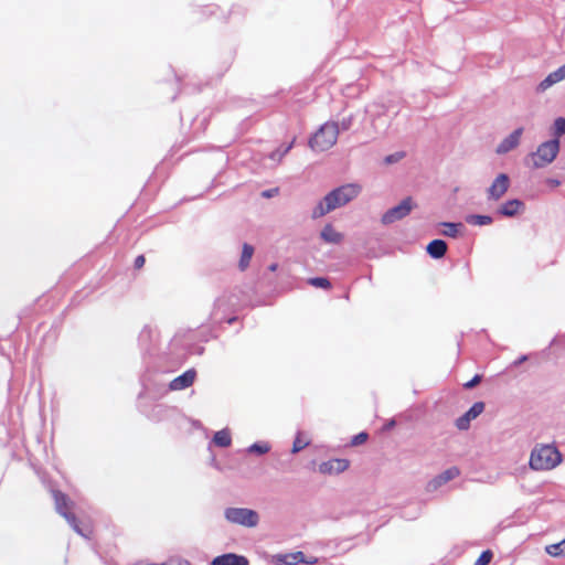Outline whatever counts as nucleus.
<instances>
[{
    "instance_id": "dca6fc26",
    "label": "nucleus",
    "mask_w": 565,
    "mask_h": 565,
    "mask_svg": "<svg viewBox=\"0 0 565 565\" xmlns=\"http://www.w3.org/2000/svg\"><path fill=\"white\" fill-rule=\"evenodd\" d=\"M320 237L327 244H340L343 241L344 235L337 231L333 225L327 224L322 227Z\"/></svg>"
},
{
    "instance_id": "4be33fe9",
    "label": "nucleus",
    "mask_w": 565,
    "mask_h": 565,
    "mask_svg": "<svg viewBox=\"0 0 565 565\" xmlns=\"http://www.w3.org/2000/svg\"><path fill=\"white\" fill-rule=\"evenodd\" d=\"M440 225L444 227L443 234L447 237H452V238L458 236L459 231L462 227L461 223H451V222H443Z\"/></svg>"
},
{
    "instance_id": "f704fd0d",
    "label": "nucleus",
    "mask_w": 565,
    "mask_h": 565,
    "mask_svg": "<svg viewBox=\"0 0 565 565\" xmlns=\"http://www.w3.org/2000/svg\"><path fill=\"white\" fill-rule=\"evenodd\" d=\"M545 182L551 188H557L561 184V182L557 179H553V178L546 179Z\"/></svg>"
},
{
    "instance_id": "f257e3e1",
    "label": "nucleus",
    "mask_w": 565,
    "mask_h": 565,
    "mask_svg": "<svg viewBox=\"0 0 565 565\" xmlns=\"http://www.w3.org/2000/svg\"><path fill=\"white\" fill-rule=\"evenodd\" d=\"M361 192L362 185L358 182L345 183L333 189L312 209L311 217L313 220L320 218L328 213L349 204L355 200Z\"/></svg>"
},
{
    "instance_id": "b1692460",
    "label": "nucleus",
    "mask_w": 565,
    "mask_h": 565,
    "mask_svg": "<svg viewBox=\"0 0 565 565\" xmlns=\"http://www.w3.org/2000/svg\"><path fill=\"white\" fill-rule=\"evenodd\" d=\"M466 221L469 223V224H472V225H478V226H483V225H489L492 223V217L489 216V215H478V214H473V215H469Z\"/></svg>"
},
{
    "instance_id": "1a4fd4ad",
    "label": "nucleus",
    "mask_w": 565,
    "mask_h": 565,
    "mask_svg": "<svg viewBox=\"0 0 565 565\" xmlns=\"http://www.w3.org/2000/svg\"><path fill=\"white\" fill-rule=\"evenodd\" d=\"M523 134V127L514 129L498 143L495 148V153L499 156H503L515 150L521 145Z\"/></svg>"
},
{
    "instance_id": "412c9836",
    "label": "nucleus",
    "mask_w": 565,
    "mask_h": 565,
    "mask_svg": "<svg viewBox=\"0 0 565 565\" xmlns=\"http://www.w3.org/2000/svg\"><path fill=\"white\" fill-rule=\"evenodd\" d=\"M278 562L285 565H297L305 562L302 552H296L278 556Z\"/></svg>"
},
{
    "instance_id": "6ab92c4d",
    "label": "nucleus",
    "mask_w": 565,
    "mask_h": 565,
    "mask_svg": "<svg viewBox=\"0 0 565 565\" xmlns=\"http://www.w3.org/2000/svg\"><path fill=\"white\" fill-rule=\"evenodd\" d=\"M253 254H254L253 246H250L249 244H244L243 249H242V255L239 258V263H238L241 270H245L248 267L250 259L253 257Z\"/></svg>"
},
{
    "instance_id": "a211bd4d",
    "label": "nucleus",
    "mask_w": 565,
    "mask_h": 565,
    "mask_svg": "<svg viewBox=\"0 0 565 565\" xmlns=\"http://www.w3.org/2000/svg\"><path fill=\"white\" fill-rule=\"evenodd\" d=\"M427 253L433 258H441L447 252V244L443 239H434L427 245Z\"/></svg>"
},
{
    "instance_id": "7ed1b4c3",
    "label": "nucleus",
    "mask_w": 565,
    "mask_h": 565,
    "mask_svg": "<svg viewBox=\"0 0 565 565\" xmlns=\"http://www.w3.org/2000/svg\"><path fill=\"white\" fill-rule=\"evenodd\" d=\"M562 454L551 444H537L530 454L529 466L534 471H550L559 466Z\"/></svg>"
},
{
    "instance_id": "393cba45",
    "label": "nucleus",
    "mask_w": 565,
    "mask_h": 565,
    "mask_svg": "<svg viewBox=\"0 0 565 565\" xmlns=\"http://www.w3.org/2000/svg\"><path fill=\"white\" fill-rule=\"evenodd\" d=\"M310 444V440L307 438H303V434L299 431L294 440L292 444V454H297L301 451L303 448H306Z\"/></svg>"
},
{
    "instance_id": "20e7f679",
    "label": "nucleus",
    "mask_w": 565,
    "mask_h": 565,
    "mask_svg": "<svg viewBox=\"0 0 565 565\" xmlns=\"http://www.w3.org/2000/svg\"><path fill=\"white\" fill-rule=\"evenodd\" d=\"M339 125L335 121L324 122L310 138L309 147L313 151H326L332 148L338 140Z\"/></svg>"
},
{
    "instance_id": "2f4dec72",
    "label": "nucleus",
    "mask_w": 565,
    "mask_h": 565,
    "mask_svg": "<svg viewBox=\"0 0 565 565\" xmlns=\"http://www.w3.org/2000/svg\"><path fill=\"white\" fill-rule=\"evenodd\" d=\"M338 125H339V130L340 129L348 130L351 127V125H352V118L351 117H344V118H342V120Z\"/></svg>"
},
{
    "instance_id": "f3484780",
    "label": "nucleus",
    "mask_w": 565,
    "mask_h": 565,
    "mask_svg": "<svg viewBox=\"0 0 565 565\" xmlns=\"http://www.w3.org/2000/svg\"><path fill=\"white\" fill-rule=\"evenodd\" d=\"M211 565H248V561L244 556L228 553L215 557Z\"/></svg>"
},
{
    "instance_id": "473e14b6",
    "label": "nucleus",
    "mask_w": 565,
    "mask_h": 565,
    "mask_svg": "<svg viewBox=\"0 0 565 565\" xmlns=\"http://www.w3.org/2000/svg\"><path fill=\"white\" fill-rule=\"evenodd\" d=\"M367 438V435L365 433H360L352 439V445L358 446L360 444H363Z\"/></svg>"
},
{
    "instance_id": "72a5a7b5",
    "label": "nucleus",
    "mask_w": 565,
    "mask_h": 565,
    "mask_svg": "<svg viewBox=\"0 0 565 565\" xmlns=\"http://www.w3.org/2000/svg\"><path fill=\"white\" fill-rule=\"evenodd\" d=\"M480 381H481V376L477 374V375H475V376H473L469 382H467V383L465 384V387H466V388H472V387H475L477 384H479V383H480Z\"/></svg>"
},
{
    "instance_id": "5701e85b",
    "label": "nucleus",
    "mask_w": 565,
    "mask_h": 565,
    "mask_svg": "<svg viewBox=\"0 0 565 565\" xmlns=\"http://www.w3.org/2000/svg\"><path fill=\"white\" fill-rule=\"evenodd\" d=\"M551 132L552 136L557 139L565 135V116L555 118L551 128Z\"/></svg>"
},
{
    "instance_id": "4468645a",
    "label": "nucleus",
    "mask_w": 565,
    "mask_h": 565,
    "mask_svg": "<svg viewBox=\"0 0 565 565\" xmlns=\"http://www.w3.org/2000/svg\"><path fill=\"white\" fill-rule=\"evenodd\" d=\"M523 211L524 203L519 199L508 200L498 209V213L507 217H513Z\"/></svg>"
},
{
    "instance_id": "6e6552de",
    "label": "nucleus",
    "mask_w": 565,
    "mask_h": 565,
    "mask_svg": "<svg viewBox=\"0 0 565 565\" xmlns=\"http://www.w3.org/2000/svg\"><path fill=\"white\" fill-rule=\"evenodd\" d=\"M511 180L509 175L499 173L486 190L487 200L492 202L499 201L508 192Z\"/></svg>"
},
{
    "instance_id": "f03ea898",
    "label": "nucleus",
    "mask_w": 565,
    "mask_h": 565,
    "mask_svg": "<svg viewBox=\"0 0 565 565\" xmlns=\"http://www.w3.org/2000/svg\"><path fill=\"white\" fill-rule=\"evenodd\" d=\"M559 150L561 141L553 137L541 142L535 150L529 152L524 158V164L534 170L544 169L555 161Z\"/></svg>"
},
{
    "instance_id": "bb28decb",
    "label": "nucleus",
    "mask_w": 565,
    "mask_h": 565,
    "mask_svg": "<svg viewBox=\"0 0 565 565\" xmlns=\"http://www.w3.org/2000/svg\"><path fill=\"white\" fill-rule=\"evenodd\" d=\"M294 142L295 140H292L289 145L287 146H281L279 147L278 149H276L275 151H273L270 153V159L276 161V162H280V160L290 151V149L294 147Z\"/></svg>"
},
{
    "instance_id": "423d86ee",
    "label": "nucleus",
    "mask_w": 565,
    "mask_h": 565,
    "mask_svg": "<svg viewBox=\"0 0 565 565\" xmlns=\"http://www.w3.org/2000/svg\"><path fill=\"white\" fill-rule=\"evenodd\" d=\"M416 207V203L414 200L408 196L399 202V204L388 209L381 217V222L383 225L393 224L399 220L406 217L413 209Z\"/></svg>"
},
{
    "instance_id": "a878e982",
    "label": "nucleus",
    "mask_w": 565,
    "mask_h": 565,
    "mask_svg": "<svg viewBox=\"0 0 565 565\" xmlns=\"http://www.w3.org/2000/svg\"><path fill=\"white\" fill-rule=\"evenodd\" d=\"M546 553L554 557L565 555V539L558 543L546 546Z\"/></svg>"
},
{
    "instance_id": "4c0bfd02",
    "label": "nucleus",
    "mask_w": 565,
    "mask_h": 565,
    "mask_svg": "<svg viewBox=\"0 0 565 565\" xmlns=\"http://www.w3.org/2000/svg\"><path fill=\"white\" fill-rule=\"evenodd\" d=\"M526 359H527V358H526L525 355H523V356H521V358L515 362V364H516V365H519V364L523 363L524 361H526Z\"/></svg>"
},
{
    "instance_id": "0eeeda50",
    "label": "nucleus",
    "mask_w": 565,
    "mask_h": 565,
    "mask_svg": "<svg viewBox=\"0 0 565 565\" xmlns=\"http://www.w3.org/2000/svg\"><path fill=\"white\" fill-rule=\"evenodd\" d=\"M53 497H54V501H55V508H56V511L63 516L65 518V520L67 521V523L73 527V530L78 533L79 535L84 536V537H88V534L89 533H86L84 532L77 524V521H76V518L75 515H73L72 513H68L67 512V509H68V505H70V501L68 499L66 498L65 494H63L62 492H58V491H55L53 493Z\"/></svg>"
},
{
    "instance_id": "a19ab883",
    "label": "nucleus",
    "mask_w": 565,
    "mask_h": 565,
    "mask_svg": "<svg viewBox=\"0 0 565 565\" xmlns=\"http://www.w3.org/2000/svg\"><path fill=\"white\" fill-rule=\"evenodd\" d=\"M317 562V559H310V561H306L307 564H315Z\"/></svg>"
},
{
    "instance_id": "58836bf2",
    "label": "nucleus",
    "mask_w": 565,
    "mask_h": 565,
    "mask_svg": "<svg viewBox=\"0 0 565 565\" xmlns=\"http://www.w3.org/2000/svg\"><path fill=\"white\" fill-rule=\"evenodd\" d=\"M263 195L266 196V198H270V196H273V192L271 191H265L263 193Z\"/></svg>"
},
{
    "instance_id": "ea45409f",
    "label": "nucleus",
    "mask_w": 565,
    "mask_h": 565,
    "mask_svg": "<svg viewBox=\"0 0 565 565\" xmlns=\"http://www.w3.org/2000/svg\"><path fill=\"white\" fill-rule=\"evenodd\" d=\"M178 565H191L189 561H180Z\"/></svg>"
},
{
    "instance_id": "aec40b11",
    "label": "nucleus",
    "mask_w": 565,
    "mask_h": 565,
    "mask_svg": "<svg viewBox=\"0 0 565 565\" xmlns=\"http://www.w3.org/2000/svg\"><path fill=\"white\" fill-rule=\"evenodd\" d=\"M213 443L218 447H228L232 443L231 433L228 429H222L215 433Z\"/></svg>"
},
{
    "instance_id": "2eb2a0df",
    "label": "nucleus",
    "mask_w": 565,
    "mask_h": 565,
    "mask_svg": "<svg viewBox=\"0 0 565 565\" xmlns=\"http://www.w3.org/2000/svg\"><path fill=\"white\" fill-rule=\"evenodd\" d=\"M195 379V371L194 370H188L183 374L177 376L174 380L170 383V388L172 391H180L184 390L192 385Z\"/></svg>"
},
{
    "instance_id": "c9c22d12",
    "label": "nucleus",
    "mask_w": 565,
    "mask_h": 565,
    "mask_svg": "<svg viewBox=\"0 0 565 565\" xmlns=\"http://www.w3.org/2000/svg\"><path fill=\"white\" fill-rule=\"evenodd\" d=\"M145 264V257L142 255L138 256L136 259H135V267L136 268H141Z\"/></svg>"
},
{
    "instance_id": "39448f33",
    "label": "nucleus",
    "mask_w": 565,
    "mask_h": 565,
    "mask_svg": "<svg viewBox=\"0 0 565 565\" xmlns=\"http://www.w3.org/2000/svg\"><path fill=\"white\" fill-rule=\"evenodd\" d=\"M224 518L232 524L248 529L256 527L260 521L259 513L248 508H227L224 511Z\"/></svg>"
},
{
    "instance_id": "c85d7f7f",
    "label": "nucleus",
    "mask_w": 565,
    "mask_h": 565,
    "mask_svg": "<svg viewBox=\"0 0 565 565\" xmlns=\"http://www.w3.org/2000/svg\"><path fill=\"white\" fill-rule=\"evenodd\" d=\"M308 282L313 287L322 288V289H328L331 286L330 281L323 277L310 278L308 280Z\"/></svg>"
},
{
    "instance_id": "cd10ccee",
    "label": "nucleus",
    "mask_w": 565,
    "mask_h": 565,
    "mask_svg": "<svg viewBox=\"0 0 565 565\" xmlns=\"http://www.w3.org/2000/svg\"><path fill=\"white\" fill-rule=\"evenodd\" d=\"M270 450V446L268 443H255L248 447L249 452L265 455Z\"/></svg>"
},
{
    "instance_id": "c756f323",
    "label": "nucleus",
    "mask_w": 565,
    "mask_h": 565,
    "mask_svg": "<svg viewBox=\"0 0 565 565\" xmlns=\"http://www.w3.org/2000/svg\"><path fill=\"white\" fill-rule=\"evenodd\" d=\"M404 157H405V153L403 151H397L395 153L386 156L384 159V162L386 164H393V163L401 161Z\"/></svg>"
},
{
    "instance_id": "79ce46f5",
    "label": "nucleus",
    "mask_w": 565,
    "mask_h": 565,
    "mask_svg": "<svg viewBox=\"0 0 565 565\" xmlns=\"http://www.w3.org/2000/svg\"><path fill=\"white\" fill-rule=\"evenodd\" d=\"M276 267H277L276 265H271V266H270V269H271V270H275V269H276Z\"/></svg>"
},
{
    "instance_id": "7c9ffc66",
    "label": "nucleus",
    "mask_w": 565,
    "mask_h": 565,
    "mask_svg": "<svg viewBox=\"0 0 565 565\" xmlns=\"http://www.w3.org/2000/svg\"><path fill=\"white\" fill-rule=\"evenodd\" d=\"M492 558V553L490 551H484L482 554L478 557L475 565H488Z\"/></svg>"
},
{
    "instance_id": "f8f14e48",
    "label": "nucleus",
    "mask_w": 565,
    "mask_h": 565,
    "mask_svg": "<svg viewBox=\"0 0 565 565\" xmlns=\"http://www.w3.org/2000/svg\"><path fill=\"white\" fill-rule=\"evenodd\" d=\"M484 409L482 402L475 403L462 416L457 418L456 427L459 430H467L470 427V423L476 419Z\"/></svg>"
},
{
    "instance_id": "ddd939ff",
    "label": "nucleus",
    "mask_w": 565,
    "mask_h": 565,
    "mask_svg": "<svg viewBox=\"0 0 565 565\" xmlns=\"http://www.w3.org/2000/svg\"><path fill=\"white\" fill-rule=\"evenodd\" d=\"M565 79V64L559 66L554 72H551L543 81L539 83L536 86L537 93H544L552 86L556 85L557 83H561Z\"/></svg>"
},
{
    "instance_id": "e433bc0d",
    "label": "nucleus",
    "mask_w": 565,
    "mask_h": 565,
    "mask_svg": "<svg viewBox=\"0 0 565 565\" xmlns=\"http://www.w3.org/2000/svg\"><path fill=\"white\" fill-rule=\"evenodd\" d=\"M395 425V420H391L388 422L385 426H384V429H391L392 427H394Z\"/></svg>"
},
{
    "instance_id": "9d476101",
    "label": "nucleus",
    "mask_w": 565,
    "mask_h": 565,
    "mask_svg": "<svg viewBox=\"0 0 565 565\" xmlns=\"http://www.w3.org/2000/svg\"><path fill=\"white\" fill-rule=\"evenodd\" d=\"M460 475V470L457 467H450L433 478L426 486L427 492H435L447 482L454 480Z\"/></svg>"
},
{
    "instance_id": "9b49d317",
    "label": "nucleus",
    "mask_w": 565,
    "mask_h": 565,
    "mask_svg": "<svg viewBox=\"0 0 565 565\" xmlns=\"http://www.w3.org/2000/svg\"><path fill=\"white\" fill-rule=\"evenodd\" d=\"M350 466L349 460L343 458H334L323 461L319 465L318 470L321 475H339L345 471Z\"/></svg>"
}]
</instances>
